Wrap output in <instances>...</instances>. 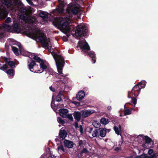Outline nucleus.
Instances as JSON below:
<instances>
[{
	"mask_svg": "<svg viewBox=\"0 0 158 158\" xmlns=\"http://www.w3.org/2000/svg\"><path fill=\"white\" fill-rule=\"evenodd\" d=\"M23 19L24 21L27 20L26 22L29 24L27 26H29L26 31L27 35L37 41L40 42L43 47L48 49L55 60L59 74L61 76H63L62 70L64 64V59L61 55H58L53 52V48L51 47L52 44L50 39H47L44 34L42 33L38 28L33 27L34 24L37 23L36 19L30 16L28 17H24Z\"/></svg>",
	"mask_w": 158,
	"mask_h": 158,
	"instance_id": "obj_1",
	"label": "nucleus"
},
{
	"mask_svg": "<svg viewBox=\"0 0 158 158\" xmlns=\"http://www.w3.org/2000/svg\"><path fill=\"white\" fill-rule=\"evenodd\" d=\"M84 0H72V2L68 5L66 11L68 15L64 18H57L53 23L56 27L65 34L69 32L73 27L71 25L72 23V14L81 15L82 12Z\"/></svg>",
	"mask_w": 158,
	"mask_h": 158,
	"instance_id": "obj_2",
	"label": "nucleus"
},
{
	"mask_svg": "<svg viewBox=\"0 0 158 158\" xmlns=\"http://www.w3.org/2000/svg\"><path fill=\"white\" fill-rule=\"evenodd\" d=\"M10 44L18 46L19 48L20 52L22 55L23 56H29V58L35 59L36 62L39 63L40 66V69H38V65L36 64V61L32 60L31 63L28 64L29 69L31 71L34 73H41L48 68L49 64L47 61L41 59L39 57L35 56L34 53L29 54V53L23 50L21 48V44L15 41L11 42Z\"/></svg>",
	"mask_w": 158,
	"mask_h": 158,
	"instance_id": "obj_3",
	"label": "nucleus"
},
{
	"mask_svg": "<svg viewBox=\"0 0 158 158\" xmlns=\"http://www.w3.org/2000/svg\"><path fill=\"white\" fill-rule=\"evenodd\" d=\"M5 4L6 6L9 11L12 12L19 10L22 13H26L25 8L21 6L20 2L19 0H4Z\"/></svg>",
	"mask_w": 158,
	"mask_h": 158,
	"instance_id": "obj_4",
	"label": "nucleus"
},
{
	"mask_svg": "<svg viewBox=\"0 0 158 158\" xmlns=\"http://www.w3.org/2000/svg\"><path fill=\"white\" fill-rule=\"evenodd\" d=\"M87 32V29L85 24L82 23L77 26L75 31H72L71 34L73 36L80 39L81 36H85Z\"/></svg>",
	"mask_w": 158,
	"mask_h": 158,
	"instance_id": "obj_5",
	"label": "nucleus"
},
{
	"mask_svg": "<svg viewBox=\"0 0 158 158\" xmlns=\"http://www.w3.org/2000/svg\"><path fill=\"white\" fill-rule=\"evenodd\" d=\"M78 45L81 49L82 51L85 53H87L89 50V47L85 39L79 41Z\"/></svg>",
	"mask_w": 158,
	"mask_h": 158,
	"instance_id": "obj_6",
	"label": "nucleus"
},
{
	"mask_svg": "<svg viewBox=\"0 0 158 158\" xmlns=\"http://www.w3.org/2000/svg\"><path fill=\"white\" fill-rule=\"evenodd\" d=\"M88 132L89 134V135L90 138L98 137L99 131L98 129H95L94 130L93 128L90 127Z\"/></svg>",
	"mask_w": 158,
	"mask_h": 158,
	"instance_id": "obj_7",
	"label": "nucleus"
},
{
	"mask_svg": "<svg viewBox=\"0 0 158 158\" xmlns=\"http://www.w3.org/2000/svg\"><path fill=\"white\" fill-rule=\"evenodd\" d=\"M59 2L60 3V5L58 6L56 9L54 10L53 11L54 14H56V12L60 14L63 13L64 12V2L61 1H60Z\"/></svg>",
	"mask_w": 158,
	"mask_h": 158,
	"instance_id": "obj_8",
	"label": "nucleus"
},
{
	"mask_svg": "<svg viewBox=\"0 0 158 158\" xmlns=\"http://www.w3.org/2000/svg\"><path fill=\"white\" fill-rule=\"evenodd\" d=\"M95 112V110H84L82 111L81 116L82 118H85L89 116Z\"/></svg>",
	"mask_w": 158,
	"mask_h": 158,
	"instance_id": "obj_9",
	"label": "nucleus"
},
{
	"mask_svg": "<svg viewBox=\"0 0 158 158\" xmlns=\"http://www.w3.org/2000/svg\"><path fill=\"white\" fill-rule=\"evenodd\" d=\"M143 140L145 141V144L142 145V146L144 148V149L149 148V145L152 141L151 139L148 136H144Z\"/></svg>",
	"mask_w": 158,
	"mask_h": 158,
	"instance_id": "obj_10",
	"label": "nucleus"
},
{
	"mask_svg": "<svg viewBox=\"0 0 158 158\" xmlns=\"http://www.w3.org/2000/svg\"><path fill=\"white\" fill-rule=\"evenodd\" d=\"M140 88L137 84L133 88L131 91L132 93L134 96H137L140 92Z\"/></svg>",
	"mask_w": 158,
	"mask_h": 158,
	"instance_id": "obj_11",
	"label": "nucleus"
},
{
	"mask_svg": "<svg viewBox=\"0 0 158 158\" xmlns=\"http://www.w3.org/2000/svg\"><path fill=\"white\" fill-rule=\"evenodd\" d=\"M85 92L82 90L79 91L77 94L76 96V98L77 100L81 101L83 99L85 96Z\"/></svg>",
	"mask_w": 158,
	"mask_h": 158,
	"instance_id": "obj_12",
	"label": "nucleus"
},
{
	"mask_svg": "<svg viewBox=\"0 0 158 158\" xmlns=\"http://www.w3.org/2000/svg\"><path fill=\"white\" fill-rule=\"evenodd\" d=\"M99 131L98 137L100 136L102 137H104L106 134V129L105 128L98 129Z\"/></svg>",
	"mask_w": 158,
	"mask_h": 158,
	"instance_id": "obj_13",
	"label": "nucleus"
},
{
	"mask_svg": "<svg viewBox=\"0 0 158 158\" xmlns=\"http://www.w3.org/2000/svg\"><path fill=\"white\" fill-rule=\"evenodd\" d=\"M64 146L69 148H72L73 147V143L71 141L65 140L64 141Z\"/></svg>",
	"mask_w": 158,
	"mask_h": 158,
	"instance_id": "obj_14",
	"label": "nucleus"
},
{
	"mask_svg": "<svg viewBox=\"0 0 158 158\" xmlns=\"http://www.w3.org/2000/svg\"><path fill=\"white\" fill-rule=\"evenodd\" d=\"M67 133L64 130H60L59 133V137L62 139H64L66 137Z\"/></svg>",
	"mask_w": 158,
	"mask_h": 158,
	"instance_id": "obj_15",
	"label": "nucleus"
},
{
	"mask_svg": "<svg viewBox=\"0 0 158 158\" xmlns=\"http://www.w3.org/2000/svg\"><path fill=\"white\" fill-rule=\"evenodd\" d=\"M68 112V110L67 109H62L59 110V113L60 116L63 118L66 117Z\"/></svg>",
	"mask_w": 158,
	"mask_h": 158,
	"instance_id": "obj_16",
	"label": "nucleus"
},
{
	"mask_svg": "<svg viewBox=\"0 0 158 158\" xmlns=\"http://www.w3.org/2000/svg\"><path fill=\"white\" fill-rule=\"evenodd\" d=\"M114 129L115 133L118 135H121V126L119 125L118 126H115L114 127Z\"/></svg>",
	"mask_w": 158,
	"mask_h": 158,
	"instance_id": "obj_17",
	"label": "nucleus"
},
{
	"mask_svg": "<svg viewBox=\"0 0 158 158\" xmlns=\"http://www.w3.org/2000/svg\"><path fill=\"white\" fill-rule=\"evenodd\" d=\"M73 116L76 120L79 121L80 119L81 114L80 112L75 111L73 113Z\"/></svg>",
	"mask_w": 158,
	"mask_h": 158,
	"instance_id": "obj_18",
	"label": "nucleus"
},
{
	"mask_svg": "<svg viewBox=\"0 0 158 158\" xmlns=\"http://www.w3.org/2000/svg\"><path fill=\"white\" fill-rule=\"evenodd\" d=\"M40 16L41 17L44 21H47L48 16L47 13L43 11H41L39 14Z\"/></svg>",
	"mask_w": 158,
	"mask_h": 158,
	"instance_id": "obj_19",
	"label": "nucleus"
},
{
	"mask_svg": "<svg viewBox=\"0 0 158 158\" xmlns=\"http://www.w3.org/2000/svg\"><path fill=\"white\" fill-rule=\"evenodd\" d=\"M88 54L89 57L92 58V61L93 63H95L96 62L95 52H94L91 51Z\"/></svg>",
	"mask_w": 158,
	"mask_h": 158,
	"instance_id": "obj_20",
	"label": "nucleus"
},
{
	"mask_svg": "<svg viewBox=\"0 0 158 158\" xmlns=\"http://www.w3.org/2000/svg\"><path fill=\"white\" fill-rule=\"evenodd\" d=\"M57 148L59 153L60 152L62 153H64L66 152V151L64 149L63 146L61 145L58 146Z\"/></svg>",
	"mask_w": 158,
	"mask_h": 158,
	"instance_id": "obj_21",
	"label": "nucleus"
},
{
	"mask_svg": "<svg viewBox=\"0 0 158 158\" xmlns=\"http://www.w3.org/2000/svg\"><path fill=\"white\" fill-rule=\"evenodd\" d=\"M64 97L62 92H59L58 95L56 97V101L57 102L61 101Z\"/></svg>",
	"mask_w": 158,
	"mask_h": 158,
	"instance_id": "obj_22",
	"label": "nucleus"
},
{
	"mask_svg": "<svg viewBox=\"0 0 158 158\" xmlns=\"http://www.w3.org/2000/svg\"><path fill=\"white\" fill-rule=\"evenodd\" d=\"M6 73L10 77H13L15 75V72L13 69H9L6 71Z\"/></svg>",
	"mask_w": 158,
	"mask_h": 158,
	"instance_id": "obj_23",
	"label": "nucleus"
},
{
	"mask_svg": "<svg viewBox=\"0 0 158 158\" xmlns=\"http://www.w3.org/2000/svg\"><path fill=\"white\" fill-rule=\"evenodd\" d=\"M109 120L108 119L104 118H102L100 120L101 123L104 125L107 124L109 123Z\"/></svg>",
	"mask_w": 158,
	"mask_h": 158,
	"instance_id": "obj_24",
	"label": "nucleus"
},
{
	"mask_svg": "<svg viewBox=\"0 0 158 158\" xmlns=\"http://www.w3.org/2000/svg\"><path fill=\"white\" fill-rule=\"evenodd\" d=\"M146 84V82L144 80L140 82L138 84V85H140V87L142 88H145Z\"/></svg>",
	"mask_w": 158,
	"mask_h": 158,
	"instance_id": "obj_25",
	"label": "nucleus"
},
{
	"mask_svg": "<svg viewBox=\"0 0 158 158\" xmlns=\"http://www.w3.org/2000/svg\"><path fill=\"white\" fill-rule=\"evenodd\" d=\"M11 48L14 54L16 55H18L19 53L17 48L15 46H12Z\"/></svg>",
	"mask_w": 158,
	"mask_h": 158,
	"instance_id": "obj_26",
	"label": "nucleus"
},
{
	"mask_svg": "<svg viewBox=\"0 0 158 158\" xmlns=\"http://www.w3.org/2000/svg\"><path fill=\"white\" fill-rule=\"evenodd\" d=\"M133 110V108H132L131 110L127 109V108L126 109L124 110V115H128L131 114V110Z\"/></svg>",
	"mask_w": 158,
	"mask_h": 158,
	"instance_id": "obj_27",
	"label": "nucleus"
},
{
	"mask_svg": "<svg viewBox=\"0 0 158 158\" xmlns=\"http://www.w3.org/2000/svg\"><path fill=\"white\" fill-rule=\"evenodd\" d=\"M144 136L143 135H139L137 138V140L138 143H140L144 139Z\"/></svg>",
	"mask_w": 158,
	"mask_h": 158,
	"instance_id": "obj_28",
	"label": "nucleus"
},
{
	"mask_svg": "<svg viewBox=\"0 0 158 158\" xmlns=\"http://www.w3.org/2000/svg\"><path fill=\"white\" fill-rule=\"evenodd\" d=\"M6 62L8 65L11 68H13L15 67L14 63L12 61H9V59H7Z\"/></svg>",
	"mask_w": 158,
	"mask_h": 158,
	"instance_id": "obj_29",
	"label": "nucleus"
},
{
	"mask_svg": "<svg viewBox=\"0 0 158 158\" xmlns=\"http://www.w3.org/2000/svg\"><path fill=\"white\" fill-rule=\"evenodd\" d=\"M148 153L149 155H150L152 157H154L156 156V154L154 155L153 153V151L152 149H150L149 150Z\"/></svg>",
	"mask_w": 158,
	"mask_h": 158,
	"instance_id": "obj_30",
	"label": "nucleus"
},
{
	"mask_svg": "<svg viewBox=\"0 0 158 158\" xmlns=\"http://www.w3.org/2000/svg\"><path fill=\"white\" fill-rule=\"evenodd\" d=\"M8 68V66L6 64H4L1 68V69L5 71Z\"/></svg>",
	"mask_w": 158,
	"mask_h": 158,
	"instance_id": "obj_31",
	"label": "nucleus"
},
{
	"mask_svg": "<svg viewBox=\"0 0 158 158\" xmlns=\"http://www.w3.org/2000/svg\"><path fill=\"white\" fill-rule=\"evenodd\" d=\"M57 120L58 122L62 124H64L65 123V121L63 120L60 117H58L57 118Z\"/></svg>",
	"mask_w": 158,
	"mask_h": 158,
	"instance_id": "obj_32",
	"label": "nucleus"
},
{
	"mask_svg": "<svg viewBox=\"0 0 158 158\" xmlns=\"http://www.w3.org/2000/svg\"><path fill=\"white\" fill-rule=\"evenodd\" d=\"M66 116V117H64V118H68L71 121H72L73 120V117L72 116V115L71 114H67Z\"/></svg>",
	"mask_w": 158,
	"mask_h": 158,
	"instance_id": "obj_33",
	"label": "nucleus"
},
{
	"mask_svg": "<svg viewBox=\"0 0 158 158\" xmlns=\"http://www.w3.org/2000/svg\"><path fill=\"white\" fill-rule=\"evenodd\" d=\"M93 124L96 128H98L100 126V124L99 123H98L97 122H94L93 123Z\"/></svg>",
	"mask_w": 158,
	"mask_h": 158,
	"instance_id": "obj_34",
	"label": "nucleus"
},
{
	"mask_svg": "<svg viewBox=\"0 0 158 158\" xmlns=\"http://www.w3.org/2000/svg\"><path fill=\"white\" fill-rule=\"evenodd\" d=\"M69 37V36L68 35H66L64 36L63 37V40L64 41H67L68 40V38Z\"/></svg>",
	"mask_w": 158,
	"mask_h": 158,
	"instance_id": "obj_35",
	"label": "nucleus"
},
{
	"mask_svg": "<svg viewBox=\"0 0 158 158\" xmlns=\"http://www.w3.org/2000/svg\"><path fill=\"white\" fill-rule=\"evenodd\" d=\"M132 102H133V103L134 104V105H135L136 104L137 102V100L136 98H133L132 99ZM135 106V105H134V107Z\"/></svg>",
	"mask_w": 158,
	"mask_h": 158,
	"instance_id": "obj_36",
	"label": "nucleus"
},
{
	"mask_svg": "<svg viewBox=\"0 0 158 158\" xmlns=\"http://www.w3.org/2000/svg\"><path fill=\"white\" fill-rule=\"evenodd\" d=\"M72 103L74 104L76 106H79L80 105V103L78 102H77L76 101H73L72 102Z\"/></svg>",
	"mask_w": 158,
	"mask_h": 158,
	"instance_id": "obj_37",
	"label": "nucleus"
},
{
	"mask_svg": "<svg viewBox=\"0 0 158 158\" xmlns=\"http://www.w3.org/2000/svg\"><path fill=\"white\" fill-rule=\"evenodd\" d=\"M11 22V19L10 18H7L5 20L6 23H9Z\"/></svg>",
	"mask_w": 158,
	"mask_h": 158,
	"instance_id": "obj_38",
	"label": "nucleus"
},
{
	"mask_svg": "<svg viewBox=\"0 0 158 158\" xmlns=\"http://www.w3.org/2000/svg\"><path fill=\"white\" fill-rule=\"evenodd\" d=\"M89 152V151H88L86 149L84 148L81 152L82 153H88Z\"/></svg>",
	"mask_w": 158,
	"mask_h": 158,
	"instance_id": "obj_39",
	"label": "nucleus"
},
{
	"mask_svg": "<svg viewBox=\"0 0 158 158\" xmlns=\"http://www.w3.org/2000/svg\"><path fill=\"white\" fill-rule=\"evenodd\" d=\"M27 2L30 5H33L32 2L31 0H26Z\"/></svg>",
	"mask_w": 158,
	"mask_h": 158,
	"instance_id": "obj_40",
	"label": "nucleus"
},
{
	"mask_svg": "<svg viewBox=\"0 0 158 158\" xmlns=\"http://www.w3.org/2000/svg\"><path fill=\"white\" fill-rule=\"evenodd\" d=\"M80 131L81 133H83V128L81 125L80 126Z\"/></svg>",
	"mask_w": 158,
	"mask_h": 158,
	"instance_id": "obj_41",
	"label": "nucleus"
},
{
	"mask_svg": "<svg viewBox=\"0 0 158 158\" xmlns=\"http://www.w3.org/2000/svg\"><path fill=\"white\" fill-rule=\"evenodd\" d=\"M50 89L52 91L54 92L55 91V89L54 88H53L52 86L49 87Z\"/></svg>",
	"mask_w": 158,
	"mask_h": 158,
	"instance_id": "obj_42",
	"label": "nucleus"
},
{
	"mask_svg": "<svg viewBox=\"0 0 158 158\" xmlns=\"http://www.w3.org/2000/svg\"><path fill=\"white\" fill-rule=\"evenodd\" d=\"M74 126L76 128L78 127V123L77 122L75 123L74 124Z\"/></svg>",
	"mask_w": 158,
	"mask_h": 158,
	"instance_id": "obj_43",
	"label": "nucleus"
},
{
	"mask_svg": "<svg viewBox=\"0 0 158 158\" xmlns=\"http://www.w3.org/2000/svg\"><path fill=\"white\" fill-rule=\"evenodd\" d=\"M111 108H112L111 106H108L107 107V109L109 111L111 110Z\"/></svg>",
	"mask_w": 158,
	"mask_h": 158,
	"instance_id": "obj_44",
	"label": "nucleus"
},
{
	"mask_svg": "<svg viewBox=\"0 0 158 158\" xmlns=\"http://www.w3.org/2000/svg\"><path fill=\"white\" fill-rule=\"evenodd\" d=\"M51 156L52 158H56V156H55L54 155H53L52 154H51Z\"/></svg>",
	"mask_w": 158,
	"mask_h": 158,
	"instance_id": "obj_45",
	"label": "nucleus"
},
{
	"mask_svg": "<svg viewBox=\"0 0 158 158\" xmlns=\"http://www.w3.org/2000/svg\"><path fill=\"white\" fill-rule=\"evenodd\" d=\"M110 131V129H106V132H109Z\"/></svg>",
	"mask_w": 158,
	"mask_h": 158,
	"instance_id": "obj_46",
	"label": "nucleus"
},
{
	"mask_svg": "<svg viewBox=\"0 0 158 158\" xmlns=\"http://www.w3.org/2000/svg\"><path fill=\"white\" fill-rule=\"evenodd\" d=\"M81 142H82V141H79V145H80L81 144Z\"/></svg>",
	"mask_w": 158,
	"mask_h": 158,
	"instance_id": "obj_47",
	"label": "nucleus"
},
{
	"mask_svg": "<svg viewBox=\"0 0 158 158\" xmlns=\"http://www.w3.org/2000/svg\"><path fill=\"white\" fill-rule=\"evenodd\" d=\"M53 103V98H52V102H51V105H52V104Z\"/></svg>",
	"mask_w": 158,
	"mask_h": 158,
	"instance_id": "obj_48",
	"label": "nucleus"
},
{
	"mask_svg": "<svg viewBox=\"0 0 158 158\" xmlns=\"http://www.w3.org/2000/svg\"><path fill=\"white\" fill-rule=\"evenodd\" d=\"M118 150V148H116V149H115V150H117H117Z\"/></svg>",
	"mask_w": 158,
	"mask_h": 158,
	"instance_id": "obj_49",
	"label": "nucleus"
},
{
	"mask_svg": "<svg viewBox=\"0 0 158 158\" xmlns=\"http://www.w3.org/2000/svg\"><path fill=\"white\" fill-rule=\"evenodd\" d=\"M59 127H60L61 126V125H59Z\"/></svg>",
	"mask_w": 158,
	"mask_h": 158,
	"instance_id": "obj_50",
	"label": "nucleus"
},
{
	"mask_svg": "<svg viewBox=\"0 0 158 158\" xmlns=\"http://www.w3.org/2000/svg\"><path fill=\"white\" fill-rule=\"evenodd\" d=\"M41 158H42V157H41Z\"/></svg>",
	"mask_w": 158,
	"mask_h": 158,
	"instance_id": "obj_51",
	"label": "nucleus"
}]
</instances>
